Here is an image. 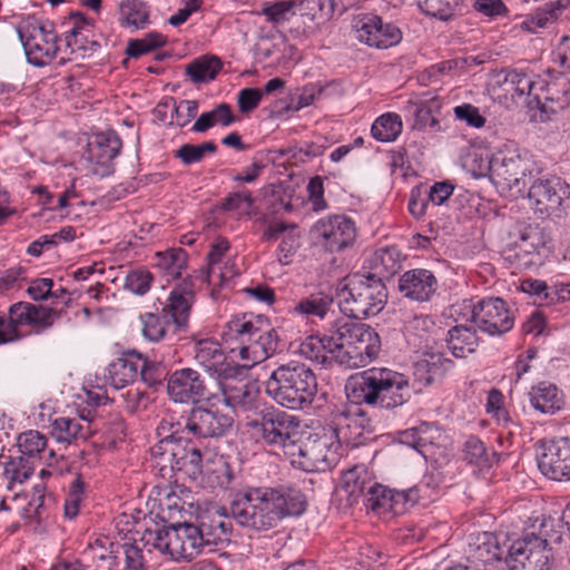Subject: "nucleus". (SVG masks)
Masks as SVG:
<instances>
[{"instance_id": "nucleus-1", "label": "nucleus", "mask_w": 570, "mask_h": 570, "mask_svg": "<svg viewBox=\"0 0 570 570\" xmlns=\"http://www.w3.org/2000/svg\"><path fill=\"white\" fill-rule=\"evenodd\" d=\"M305 509L302 491L287 485L245 487L230 502V513L237 523L257 531L273 529L284 518L301 515Z\"/></svg>"}, {"instance_id": "nucleus-2", "label": "nucleus", "mask_w": 570, "mask_h": 570, "mask_svg": "<svg viewBox=\"0 0 570 570\" xmlns=\"http://www.w3.org/2000/svg\"><path fill=\"white\" fill-rule=\"evenodd\" d=\"M222 340L237 352L243 367L254 365L273 356L278 347V334L271 321L264 315L244 314L226 323Z\"/></svg>"}, {"instance_id": "nucleus-3", "label": "nucleus", "mask_w": 570, "mask_h": 570, "mask_svg": "<svg viewBox=\"0 0 570 570\" xmlns=\"http://www.w3.org/2000/svg\"><path fill=\"white\" fill-rule=\"evenodd\" d=\"M227 534L224 522H218L214 531L202 523L200 527L191 523H179L168 528L147 529L141 541L144 546L159 551L171 560H191L202 553L204 547L214 546L224 541Z\"/></svg>"}, {"instance_id": "nucleus-4", "label": "nucleus", "mask_w": 570, "mask_h": 570, "mask_svg": "<svg viewBox=\"0 0 570 570\" xmlns=\"http://www.w3.org/2000/svg\"><path fill=\"white\" fill-rule=\"evenodd\" d=\"M347 396L355 403L393 410L412 396L409 377L387 367H372L353 377L346 385Z\"/></svg>"}, {"instance_id": "nucleus-5", "label": "nucleus", "mask_w": 570, "mask_h": 570, "mask_svg": "<svg viewBox=\"0 0 570 570\" xmlns=\"http://www.w3.org/2000/svg\"><path fill=\"white\" fill-rule=\"evenodd\" d=\"M265 392L283 407L304 410L315 399L316 376L305 364L292 361L272 372L265 381Z\"/></svg>"}, {"instance_id": "nucleus-6", "label": "nucleus", "mask_w": 570, "mask_h": 570, "mask_svg": "<svg viewBox=\"0 0 570 570\" xmlns=\"http://www.w3.org/2000/svg\"><path fill=\"white\" fill-rule=\"evenodd\" d=\"M386 299L385 285L374 275L347 276L337 288L340 309L354 320L375 316L383 309Z\"/></svg>"}, {"instance_id": "nucleus-7", "label": "nucleus", "mask_w": 570, "mask_h": 570, "mask_svg": "<svg viewBox=\"0 0 570 570\" xmlns=\"http://www.w3.org/2000/svg\"><path fill=\"white\" fill-rule=\"evenodd\" d=\"M537 174V164L528 153L510 145L493 151L490 179L500 193L522 196Z\"/></svg>"}, {"instance_id": "nucleus-8", "label": "nucleus", "mask_w": 570, "mask_h": 570, "mask_svg": "<svg viewBox=\"0 0 570 570\" xmlns=\"http://www.w3.org/2000/svg\"><path fill=\"white\" fill-rule=\"evenodd\" d=\"M336 363L348 368L366 366L377 357L381 350L379 334L370 326L354 321L335 325Z\"/></svg>"}, {"instance_id": "nucleus-9", "label": "nucleus", "mask_w": 570, "mask_h": 570, "mask_svg": "<svg viewBox=\"0 0 570 570\" xmlns=\"http://www.w3.org/2000/svg\"><path fill=\"white\" fill-rule=\"evenodd\" d=\"M452 315L456 321L470 322L489 335H501L509 332L514 317L505 302L499 297H487L480 301L465 298L452 305Z\"/></svg>"}, {"instance_id": "nucleus-10", "label": "nucleus", "mask_w": 570, "mask_h": 570, "mask_svg": "<svg viewBox=\"0 0 570 570\" xmlns=\"http://www.w3.org/2000/svg\"><path fill=\"white\" fill-rule=\"evenodd\" d=\"M338 433L331 426L311 434L304 442L296 444L295 455H291L293 466L306 472H324L336 464L341 444Z\"/></svg>"}, {"instance_id": "nucleus-11", "label": "nucleus", "mask_w": 570, "mask_h": 570, "mask_svg": "<svg viewBox=\"0 0 570 570\" xmlns=\"http://www.w3.org/2000/svg\"><path fill=\"white\" fill-rule=\"evenodd\" d=\"M249 426L256 430L264 444L282 451L288 459L295 455L301 439V420L297 416L273 409L263 413L259 421L250 422Z\"/></svg>"}, {"instance_id": "nucleus-12", "label": "nucleus", "mask_w": 570, "mask_h": 570, "mask_svg": "<svg viewBox=\"0 0 570 570\" xmlns=\"http://www.w3.org/2000/svg\"><path fill=\"white\" fill-rule=\"evenodd\" d=\"M176 434L177 430L151 448L155 464L161 471L166 469L183 471L189 478L197 480L204 466L200 450L190 441L183 442V438Z\"/></svg>"}, {"instance_id": "nucleus-13", "label": "nucleus", "mask_w": 570, "mask_h": 570, "mask_svg": "<svg viewBox=\"0 0 570 570\" xmlns=\"http://www.w3.org/2000/svg\"><path fill=\"white\" fill-rule=\"evenodd\" d=\"M28 62L36 67L49 65L61 50L53 23L37 18H27L18 27Z\"/></svg>"}, {"instance_id": "nucleus-14", "label": "nucleus", "mask_w": 570, "mask_h": 570, "mask_svg": "<svg viewBox=\"0 0 570 570\" xmlns=\"http://www.w3.org/2000/svg\"><path fill=\"white\" fill-rule=\"evenodd\" d=\"M56 313L52 308L27 302L10 306L8 317L0 314V344L16 341L24 334L22 327L41 332L53 324Z\"/></svg>"}, {"instance_id": "nucleus-15", "label": "nucleus", "mask_w": 570, "mask_h": 570, "mask_svg": "<svg viewBox=\"0 0 570 570\" xmlns=\"http://www.w3.org/2000/svg\"><path fill=\"white\" fill-rule=\"evenodd\" d=\"M242 367L236 366L216 383L223 395L224 403L235 412L247 413L256 411L261 403V392L257 382L240 377Z\"/></svg>"}, {"instance_id": "nucleus-16", "label": "nucleus", "mask_w": 570, "mask_h": 570, "mask_svg": "<svg viewBox=\"0 0 570 570\" xmlns=\"http://www.w3.org/2000/svg\"><path fill=\"white\" fill-rule=\"evenodd\" d=\"M550 559L547 539L531 533L511 544L507 563L509 570H549Z\"/></svg>"}, {"instance_id": "nucleus-17", "label": "nucleus", "mask_w": 570, "mask_h": 570, "mask_svg": "<svg viewBox=\"0 0 570 570\" xmlns=\"http://www.w3.org/2000/svg\"><path fill=\"white\" fill-rule=\"evenodd\" d=\"M527 189L531 207L542 215L557 212L570 195V186L556 176L533 179Z\"/></svg>"}, {"instance_id": "nucleus-18", "label": "nucleus", "mask_w": 570, "mask_h": 570, "mask_svg": "<svg viewBox=\"0 0 570 570\" xmlns=\"http://www.w3.org/2000/svg\"><path fill=\"white\" fill-rule=\"evenodd\" d=\"M238 275V269L230 254V245L226 238L218 237L210 244L207 254V267L200 278L213 288L224 287Z\"/></svg>"}, {"instance_id": "nucleus-19", "label": "nucleus", "mask_w": 570, "mask_h": 570, "mask_svg": "<svg viewBox=\"0 0 570 570\" xmlns=\"http://www.w3.org/2000/svg\"><path fill=\"white\" fill-rule=\"evenodd\" d=\"M314 237L330 252L350 246L356 237L354 222L344 215H332L318 219L313 228Z\"/></svg>"}, {"instance_id": "nucleus-20", "label": "nucleus", "mask_w": 570, "mask_h": 570, "mask_svg": "<svg viewBox=\"0 0 570 570\" xmlns=\"http://www.w3.org/2000/svg\"><path fill=\"white\" fill-rule=\"evenodd\" d=\"M355 37L363 43L386 49L402 40L401 30L393 23L384 22L375 14H363L354 22Z\"/></svg>"}, {"instance_id": "nucleus-21", "label": "nucleus", "mask_w": 570, "mask_h": 570, "mask_svg": "<svg viewBox=\"0 0 570 570\" xmlns=\"http://www.w3.org/2000/svg\"><path fill=\"white\" fill-rule=\"evenodd\" d=\"M538 468L552 480H570V440L543 441L538 454Z\"/></svg>"}, {"instance_id": "nucleus-22", "label": "nucleus", "mask_w": 570, "mask_h": 570, "mask_svg": "<svg viewBox=\"0 0 570 570\" xmlns=\"http://www.w3.org/2000/svg\"><path fill=\"white\" fill-rule=\"evenodd\" d=\"M538 87L535 98L532 100V108H537L540 111L541 120H549L552 115L570 106L569 79L561 77L550 82L540 79Z\"/></svg>"}, {"instance_id": "nucleus-23", "label": "nucleus", "mask_w": 570, "mask_h": 570, "mask_svg": "<svg viewBox=\"0 0 570 570\" xmlns=\"http://www.w3.org/2000/svg\"><path fill=\"white\" fill-rule=\"evenodd\" d=\"M167 393L176 403H195L205 396V383L194 368L175 370L167 379Z\"/></svg>"}, {"instance_id": "nucleus-24", "label": "nucleus", "mask_w": 570, "mask_h": 570, "mask_svg": "<svg viewBox=\"0 0 570 570\" xmlns=\"http://www.w3.org/2000/svg\"><path fill=\"white\" fill-rule=\"evenodd\" d=\"M194 358L216 382L237 366L227 361L220 344L213 338L195 341Z\"/></svg>"}, {"instance_id": "nucleus-25", "label": "nucleus", "mask_w": 570, "mask_h": 570, "mask_svg": "<svg viewBox=\"0 0 570 570\" xmlns=\"http://www.w3.org/2000/svg\"><path fill=\"white\" fill-rule=\"evenodd\" d=\"M233 420L217 410L197 407L190 412L185 429L200 438H217L230 426Z\"/></svg>"}, {"instance_id": "nucleus-26", "label": "nucleus", "mask_w": 570, "mask_h": 570, "mask_svg": "<svg viewBox=\"0 0 570 570\" xmlns=\"http://www.w3.org/2000/svg\"><path fill=\"white\" fill-rule=\"evenodd\" d=\"M121 140L115 131L98 134L88 144V159L94 164L91 171L105 176L109 174L112 160L121 149Z\"/></svg>"}, {"instance_id": "nucleus-27", "label": "nucleus", "mask_w": 570, "mask_h": 570, "mask_svg": "<svg viewBox=\"0 0 570 570\" xmlns=\"http://www.w3.org/2000/svg\"><path fill=\"white\" fill-rule=\"evenodd\" d=\"M541 238L539 233L527 227L520 234V239L514 243L513 247L505 252V258L515 265L519 271L531 269L541 264V255L539 246Z\"/></svg>"}, {"instance_id": "nucleus-28", "label": "nucleus", "mask_w": 570, "mask_h": 570, "mask_svg": "<svg viewBox=\"0 0 570 570\" xmlns=\"http://www.w3.org/2000/svg\"><path fill=\"white\" fill-rule=\"evenodd\" d=\"M407 501H414L411 498V492L392 491L375 482L363 502L367 510L379 515H395L405 511Z\"/></svg>"}, {"instance_id": "nucleus-29", "label": "nucleus", "mask_w": 570, "mask_h": 570, "mask_svg": "<svg viewBox=\"0 0 570 570\" xmlns=\"http://www.w3.org/2000/svg\"><path fill=\"white\" fill-rule=\"evenodd\" d=\"M194 298L195 286L191 277L184 278L171 289L163 313L171 318L177 328L186 327Z\"/></svg>"}, {"instance_id": "nucleus-30", "label": "nucleus", "mask_w": 570, "mask_h": 570, "mask_svg": "<svg viewBox=\"0 0 570 570\" xmlns=\"http://www.w3.org/2000/svg\"><path fill=\"white\" fill-rule=\"evenodd\" d=\"M399 289L411 301L428 302L438 289V279L429 269H411L400 277Z\"/></svg>"}, {"instance_id": "nucleus-31", "label": "nucleus", "mask_w": 570, "mask_h": 570, "mask_svg": "<svg viewBox=\"0 0 570 570\" xmlns=\"http://www.w3.org/2000/svg\"><path fill=\"white\" fill-rule=\"evenodd\" d=\"M401 442L425 455L429 449L445 446L448 436L438 425L424 422L404 431Z\"/></svg>"}, {"instance_id": "nucleus-32", "label": "nucleus", "mask_w": 570, "mask_h": 570, "mask_svg": "<svg viewBox=\"0 0 570 570\" xmlns=\"http://www.w3.org/2000/svg\"><path fill=\"white\" fill-rule=\"evenodd\" d=\"M320 9V0H277L264 3L262 14L273 24H284L296 14H307L306 10Z\"/></svg>"}, {"instance_id": "nucleus-33", "label": "nucleus", "mask_w": 570, "mask_h": 570, "mask_svg": "<svg viewBox=\"0 0 570 570\" xmlns=\"http://www.w3.org/2000/svg\"><path fill=\"white\" fill-rule=\"evenodd\" d=\"M335 426H331L337 432L340 444L345 443L348 446H357L364 441V434L368 432L370 421L361 411L356 413H338L335 415Z\"/></svg>"}, {"instance_id": "nucleus-34", "label": "nucleus", "mask_w": 570, "mask_h": 570, "mask_svg": "<svg viewBox=\"0 0 570 570\" xmlns=\"http://www.w3.org/2000/svg\"><path fill=\"white\" fill-rule=\"evenodd\" d=\"M139 353L136 351L125 352L120 357L114 360L106 370V380L115 390H122L134 383L139 370Z\"/></svg>"}, {"instance_id": "nucleus-35", "label": "nucleus", "mask_w": 570, "mask_h": 570, "mask_svg": "<svg viewBox=\"0 0 570 570\" xmlns=\"http://www.w3.org/2000/svg\"><path fill=\"white\" fill-rule=\"evenodd\" d=\"M150 6L144 0H120L117 4L118 24L130 32L149 27Z\"/></svg>"}, {"instance_id": "nucleus-36", "label": "nucleus", "mask_w": 570, "mask_h": 570, "mask_svg": "<svg viewBox=\"0 0 570 570\" xmlns=\"http://www.w3.org/2000/svg\"><path fill=\"white\" fill-rule=\"evenodd\" d=\"M337 341L335 330L323 336L311 335L301 344L298 352L305 358L326 364L336 362Z\"/></svg>"}, {"instance_id": "nucleus-37", "label": "nucleus", "mask_w": 570, "mask_h": 570, "mask_svg": "<svg viewBox=\"0 0 570 570\" xmlns=\"http://www.w3.org/2000/svg\"><path fill=\"white\" fill-rule=\"evenodd\" d=\"M197 480L204 488L227 489L233 480V471L223 455L214 454L206 458Z\"/></svg>"}, {"instance_id": "nucleus-38", "label": "nucleus", "mask_w": 570, "mask_h": 570, "mask_svg": "<svg viewBox=\"0 0 570 570\" xmlns=\"http://www.w3.org/2000/svg\"><path fill=\"white\" fill-rule=\"evenodd\" d=\"M531 406L547 415H552L564 406L562 392L552 383L540 382L529 392Z\"/></svg>"}, {"instance_id": "nucleus-39", "label": "nucleus", "mask_w": 570, "mask_h": 570, "mask_svg": "<svg viewBox=\"0 0 570 570\" xmlns=\"http://www.w3.org/2000/svg\"><path fill=\"white\" fill-rule=\"evenodd\" d=\"M375 481L363 465H356L342 474L341 489L350 504H355L370 493Z\"/></svg>"}, {"instance_id": "nucleus-40", "label": "nucleus", "mask_w": 570, "mask_h": 570, "mask_svg": "<svg viewBox=\"0 0 570 570\" xmlns=\"http://www.w3.org/2000/svg\"><path fill=\"white\" fill-rule=\"evenodd\" d=\"M502 554L503 549L494 533L482 532L471 537L469 559L473 563L489 564L501 560Z\"/></svg>"}, {"instance_id": "nucleus-41", "label": "nucleus", "mask_w": 570, "mask_h": 570, "mask_svg": "<svg viewBox=\"0 0 570 570\" xmlns=\"http://www.w3.org/2000/svg\"><path fill=\"white\" fill-rule=\"evenodd\" d=\"M540 77L525 70L512 69L504 71L503 85L505 91L511 92L512 97H527L528 105L532 108L535 98V91H538V81Z\"/></svg>"}, {"instance_id": "nucleus-42", "label": "nucleus", "mask_w": 570, "mask_h": 570, "mask_svg": "<svg viewBox=\"0 0 570 570\" xmlns=\"http://www.w3.org/2000/svg\"><path fill=\"white\" fill-rule=\"evenodd\" d=\"M73 26L66 31L65 47L70 53H77L85 57L87 52H96L100 45L97 41H88L90 26L85 21L80 13L72 17Z\"/></svg>"}, {"instance_id": "nucleus-43", "label": "nucleus", "mask_w": 570, "mask_h": 570, "mask_svg": "<svg viewBox=\"0 0 570 570\" xmlns=\"http://www.w3.org/2000/svg\"><path fill=\"white\" fill-rule=\"evenodd\" d=\"M91 433L89 421L83 417L59 416L53 420L51 434L57 442L72 443L86 440Z\"/></svg>"}, {"instance_id": "nucleus-44", "label": "nucleus", "mask_w": 570, "mask_h": 570, "mask_svg": "<svg viewBox=\"0 0 570 570\" xmlns=\"http://www.w3.org/2000/svg\"><path fill=\"white\" fill-rule=\"evenodd\" d=\"M448 347L455 357H465L475 351L478 336L474 328L456 325L448 332Z\"/></svg>"}, {"instance_id": "nucleus-45", "label": "nucleus", "mask_w": 570, "mask_h": 570, "mask_svg": "<svg viewBox=\"0 0 570 570\" xmlns=\"http://www.w3.org/2000/svg\"><path fill=\"white\" fill-rule=\"evenodd\" d=\"M3 461V475L8 481V490L13 491L17 484L21 485L33 473L32 463L24 456H1Z\"/></svg>"}, {"instance_id": "nucleus-46", "label": "nucleus", "mask_w": 570, "mask_h": 570, "mask_svg": "<svg viewBox=\"0 0 570 570\" xmlns=\"http://www.w3.org/2000/svg\"><path fill=\"white\" fill-rule=\"evenodd\" d=\"M403 129V122L400 115L395 112H385L377 117L372 127V137L381 142H392L397 139Z\"/></svg>"}, {"instance_id": "nucleus-47", "label": "nucleus", "mask_w": 570, "mask_h": 570, "mask_svg": "<svg viewBox=\"0 0 570 570\" xmlns=\"http://www.w3.org/2000/svg\"><path fill=\"white\" fill-rule=\"evenodd\" d=\"M223 65L216 56H202L186 66V73L196 82H208L216 78Z\"/></svg>"}, {"instance_id": "nucleus-48", "label": "nucleus", "mask_w": 570, "mask_h": 570, "mask_svg": "<svg viewBox=\"0 0 570 570\" xmlns=\"http://www.w3.org/2000/svg\"><path fill=\"white\" fill-rule=\"evenodd\" d=\"M234 121L235 117L230 106L228 104H220L213 110L202 114L194 122L191 130L195 132H205L216 125L228 127Z\"/></svg>"}, {"instance_id": "nucleus-49", "label": "nucleus", "mask_w": 570, "mask_h": 570, "mask_svg": "<svg viewBox=\"0 0 570 570\" xmlns=\"http://www.w3.org/2000/svg\"><path fill=\"white\" fill-rule=\"evenodd\" d=\"M156 267L170 278H177L187 265V254L181 248H170L156 254Z\"/></svg>"}, {"instance_id": "nucleus-50", "label": "nucleus", "mask_w": 570, "mask_h": 570, "mask_svg": "<svg viewBox=\"0 0 570 570\" xmlns=\"http://www.w3.org/2000/svg\"><path fill=\"white\" fill-rule=\"evenodd\" d=\"M139 321L144 338L154 343L164 340L170 326V323L164 313H145L139 316Z\"/></svg>"}, {"instance_id": "nucleus-51", "label": "nucleus", "mask_w": 570, "mask_h": 570, "mask_svg": "<svg viewBox=\"0 0 570 570\" xmlns=\"http://www.w3.org/2000/svg\"><path fill=\"white\" fill-rule=\"evenodd\" d=\"M332 303L333 299L328 295L315 293L299 301L294 311L301 315L324 318L331 309Z\"/></svg>"}, {"instance_id": "nucleus-52", "label": "nucleus", "mask_w": 570, "mask_h": 570, "mask_svg": "<svg viewBox=\"0 0 570 570\" xmlns=\"http://www.w3.org/2000/svg\"><path fill=\"white\" fill-rule=\"evenodd\" d=\"M48 440L45 434L29 430L19 434L17 445L22 456L35 458L47 449Z\"/></svg>"}, {"instance_id": "nucleus-53", "label": "nucleus", "mask_w": 570, "mask_h": 570, "mask_svg": "<svg viewBox=\"0 0 570 570\" xmlns=\"http://www.w3.org/2000/svg\"><path fill=\"white\" fill-rule=\"evenodd\" d=\"M217 146L214 141H205L199 145L185 144L175 151V157L179 158L186 166L200 163L207 154H215Z\"/></svg>"}, {"instance_id": "nucleus-54", "label": "nucleus", "mask_w": 570, "mask_h": 570, "mask_svg": "<svg viewBox=\"0 0 570 570\" xmlns=\"http://www.w3.org/2000/svg\"><path fill=\"white\" fill-rule=\"evenodd\" d=\"M493 164V153L488 155L487 153L473 149L470 150L464 157V167L474 177L491 176Z\"/></svg>"}, {"instance_id": "nucleus-55", "label": "nucleus", "mask_w": 570, "mask_h": 570, "mask_svg": "<svg viewBox=\"0 0 570 570\" xmlns=\"http://www.w3.org/2000/svg\"><path fill=\"white\" fill-rule=\"evenodd\" d=\"M85 497V482L79 474H75L69 483L65 500V515L72 519L78 515L80 504Z\"/></svg>"}, {"instance_id": "nucleus-56", "label": "nucleus", "mask_w": 570, "mask_h": 570, "mask_svg": "<svg viewBox=\"0 0 570 570\" xmlns=\"http://www.w3.org/2000/svg\"><path fill=\"white\" fill-rule=\"evenodd\" d=\"M556 9H539L520 23V29L530 33H537L540 29L549 28L557 20Z\"/></svg>"}, {"instance_id": "nucleus-57", "label": "nucleus", "mask_w": 570, "mask_h": 570, "mask_svg": "<svg viewBox=\"0 0 570 570\" xmlns=\"http://www.w3.org/2000/svg\"><path fill=\"white\" fill-rule=\"evenodd\" d=\"M122 570H147V560L137 543L122 544Z\"/></svg>"}, {"instance_id": "nucleus-58", "label": "nucleus", "mask_w": 570, "mask_h": 570, "mask_svg": "<svg viewBox=\"0 0 570 570\" xmlns=\"http://www.w3.org/2000/svg\"><path fill=\"white\" fill-rule=\"evenodd\" d=\"M139 361L138 373L140 374L142 382L148 386L158 385L164 376V366L160 363L149 361L140 353Z\"/></svg>"}, {"instance_id": "nucleus-59", "label": "nucleus", "mask_w": 570, "mask_h": 570, "mask_svg": "<svg viewBox=\"0 0 570 570\" xmlns=\"http://www.w3.org/2000/svg\"><path fill=\"white\" fill-rule=\"evenodd\" d=\"M153 275L146 269H136L126 276L125 288L136 295L146 294L151 285Z\"/></svg>"}, {"instance_id": "nucleus-60", "label": "nucleus", "mask_w": 570, "mask_h": 570, "mask_svg": "<svg viewBox=\"0 0 570 570\" xmlns=\"http://www.w3.org/2000/svg\"><path fill=\"white\" fill-rule=\"evenodd\" d=\"M455 119L465 122L472 128H482L487 119L480 114L478 107L471 104H462L453 108Z\"/></svg>"}, {"instance_id": "nucleus-61", "label": "nucleus", "mask_w": 570, "mask_h": 570, "mask_svg": "<svg viewBox=\"0 0 570 570\" xmlns=\"http://www.w3.org/2000/svg\"><path fill=\"white\" fill-rule=\"evenodd\" d=\"M125 409L135 413L145 410L149 404L148 394L139 387H130L120 394Z\"/></svg>"}, {"instance_id": "nucleus-62", "label": "nucleus", "mask_w": 570, "mask_h": 570, "mask_svg": "<svg viewBox=\"0 0 570 570\" xmlns=\"http://www.w3.org/2000/svg\"><path fill=\"white\" fill-rule=\"evenodd\" d=\"M253 199L250 193H234L225 198L222 207L228 212H235L238 215H247L250 212Z\"/></svg>"}, {"instance_id": "nucleus-63", "label": "nucleus", "mask_w": 570, "mask_h": 570, "mask_svg": "<svg viewBox=\"0 0 570 570\" xmlns=\"http://www.w3.org/2000/svg\"><path fill=\"white\" fill-rule=\"evenodd\" d=\"M177 111H173L170 125L185 127L196 117L198 111V104L196 100H181L176 101Z\"/></svg>"}, {"instance_id": "nucleus-64", "label": "nucleus", "mask_w": 570, "mask_h": 570, "mask_svg": "<svg viewBox=\"0 0 570 570\" xmlns=\"http://www.w3.org/2000/svg\"><path fill=\"white\" fill-rule=\"evenodd\" d=\"M425 362L426 366L429 367V381H434L444 376L454 367L453 361L444 357L443 355H431L430 358Z\"/></svg>"}]
</instances>
